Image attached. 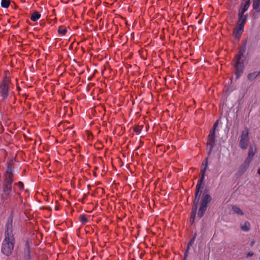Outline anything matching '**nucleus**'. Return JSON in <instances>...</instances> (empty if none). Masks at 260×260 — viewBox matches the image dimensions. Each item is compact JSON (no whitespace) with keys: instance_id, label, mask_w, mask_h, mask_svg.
<instances>
[{"instance_id":"f257e3e1","label":"nucleus","mask_w":260,"mask_h":260,"mask_svg":"<svg viewBox=\"0 0 260 260\" xmlns=\"http://www.w3.org/2000/svg\"><path fill=\"white\" fill-rule=\"evenodd\" d=\"M5 238L2 244L1 251L6 256L10 255L14 250L15 242L13 229V216L7 219L5 226Z\"/></svg>"},{"instance_id":"f03ea898","label":"nucleus","mask_w":260,"mask_h":260,"mask_svg":"<svg viewBox=\"0 0 260 260\" xmlns=\"http://www.w3.org/2000/svg\"><path fill=\"white\" fill-rule=\"evenodd\" d=\"M246 48V42L245 41L242 47L240 48L235 57V63L234 67L235 69V75L237 79H238L243 73L244 64V60L242 59V58L245 52Z\"/></svg>"},{"instance_id":"7ed1b4c3","label":"nucleus","mask_w":260,"mask_h":260,"mask_svg":"<svg viewBox=\"0 0 260 260\" xmlns=\"http://www.w3.org/2000/svg\"><path fill=\"white\" fill-rule=\"evenodd\" d=\"M208 158L206 157L204 159L203 162L202 164V165L201 166V173H202V176L200 178V179L198 181V183L196 187V201H198V194H202V191L201 190V185L204 180L205 176V173L206 171V170L208 168Z\"/></svg>"},{"instance_id":"20e7f679","label":"nucleus","mask_w":260,"mask_h":260,"mask_svg":"<svg viewBox=\"0 0 260 260\" xmlns=\"http://www.w3.org/2000/svg\"><path fill=\"white\" fill-rule=\"evenodd\" d=\"M211 200L212 197L209 194L204 193L203 194L198 213V217L199 219L201 218L204 216L207 210L208 204L211 202Z\"/></svg>"},{"instance_id":"39448f33","label":"nucleus","mask_w":260,"mask_h":260,"mask_svg":"<svg viewBox=\"0 0 260 260\" xmlns=\"http://www.w3.org/2000/svg\"><path fill=\"white\" fill-rule=\"evenodd\" d=\"M248 129L246 128L242 132L239 142V147L242 149H246L249 142Z\"/></svg>"},{"instance_id":"423d86ee","label":"nucleus","mask_w":260,"mask_h":260,"mask_svg":"<svg viewBox=\"0 0 260 260\" xmlns=\"http://www.w3.org/2000/svg\"><path fill=\"white\" fill-rule=\"evenodd\" d=\"M13 179H5L3 184V194L2 198L5 199V196H8L12 191Z\"/></svg>"},{"instance_id":"0eeeda50","label":"nucleus","mask_w":260,"mask_h":260,"mask_svg":"<svg viewBox=\"0 0 260 260\" xmlns=\"http://www.w3.org/2000/svg\"><path fill=\"white\" fill-rule=\"evenodd\" d=\"M9 82V80L5 78L0 85V93L3 98H6L8 95Z\"/></svg>"},{"instance_id":"6e6552de","label":"nucleus","mask_w":260,"mask_h":260,"mask_svg":"<svg viewBox=\"0 0 260 260\" xmlns=\"http://www.w3.org/2000/svg\"><path fill=\"white\" fill-rule=\"evenodd\" d=\"M201 194H198V200L196 201V194H194V199L193 202V205L191 209V213L190 219V222L192 224L194 221L195 217L197 212L199 203L200 200Z\"/></svg>"},{"instance_id":"1a4fd4ad","label":"nucleus","mask_w":260,"mask_h":260,"mask_svg":"<svg viewBox=\"0 0 260 260\" xmlns=\"http://www.w3.org/2000/svg\"><path fill=\"white\" fill-rule=\"evenodd\" d=\"M207 146V152L208 155H210L212 152L213 148L215 145V136L208 137Z\"/></svg>"},{"instance_id":"9d476101","label":"nucleus","mask_w":260,"mask_h":260,"mask_svg":"<svg viewBox=\"0 0 260 260\" xmlns=\"http://www.w3.org/2000/svg\"><path fill=\"white\" fill-rule=\"evenodd\" d=\"M244 31V27L236 25L233 30V36L235 39H239Z\"/></svg>"},{"instance_id":"9b49d317","label":"nucleus","mask_w":260,"mask_h":260,"mask_svg":"<svg viewBox=\"0 0 260 260\" xmlns=\"http://www.w3.org/2000/svg\"><path fill=\"white\" fill-rule=\"evenodd\" d=\"M24 257L25 259L30 260L31 259L30 244L28 241H27L25 244Z\"/></svg>"},{"instance_id":"f8f14e48","label":"nucleus","mask_w":260,"mask_h":260,"mask_svg":"<svg viewBox=\"0 0 260 260\" xmlns=\"http://www.w3.org/2000/svg\"><path fill=\"white\" fill-rule=\"evenodd\" d=\"M250 0H242L239 9L244 12L247 11L250 5Z\"/></svg>"},{"instance_id":"ddd939ff","label":"nucleus","mask_w":260,"mask_h":260,"mask_svg":"<svg viewBox=\"0 0 260 260\" xmlns=\"http://www.w3.org/2000/svg\"><path fill=\"white\" fill-rule=\"evenodd\" d=\"M14 169L12 167L8 166L5 174V179H13Z\"/></svg>"},{"instance_id":"4468645a","label":"nucleus","mask_w":260,"mask_h":260,"mask_svg":"<svg viewBox=\"0 0 260 260\" xmlns=\"http://www.w3.org/2000/svg\"><path fill=\"white\" fill-rule=\"evenodd\" d=\"M260 75V71L258 72H253L252 73H250L247 75V79L250 81H253L255 78H256Z\"/></svg>"},{"instance_id":"2eb2a0df","label":"nucleus","mask_w":260,"mask_h":260,"mask_svg":"<svg viewBox=\"0 0 260 260\" xmlns=\"http://www.w3.org/2000/svg\"><path fill=\"white\" fill-rule=\"evenodd\" d=\"M247 18L248 17L247 16L238 17V20L237 25L244 27L246 23V22L247 20Z\"/></svg>"},{"instance_id":"dca6fc26","label":"nucleus","mask_w":260,"mask_h":260,"mask_svg":"<svg viewBox=\"0 0 260 260\" xmlns=\"http://www.w3.org/2000/svg\"><path fill=\"white\" fill-rule=\"evenodd\" d=\"M252 7L256 12H260V0H253Z\"/></svg>"},{"instance_id":"f3484780","label":"nucleus","mask_w":260,"mask_h":260,"mask_svg":"<svg viewBox=\"0 0 260 260\" xmlns=\"http://www.w3.org/2000/svg\"><path fill=\"white\" fill-rule=\"evenodd\" d=\"M249 167V165L245 162H243L239 167L238 170V173L240 174L244 173Z\"/></svg>"},{"instance_id":"a211bd4d","label":"nucleus","mask_w":260,"mask_h":260,"mask_svg":"<svg viewBox=\"0 0 260 260\" xmlns=\"http://www.w3.org/2000/svg\"><path fill=\"white\" fill-rule=\"evenodd\" d=\"M41 16L39 12L35 11L31 14L30 19L31 21L35 22L40 18Z\"/></svg>"},{"instance_id":"6ab92c4d","label":"nucleus","mask_w":260,"mask_h":260,"mask_svg":"<svg viewBox=\"0 0 260 260\" xmlns=\"http://www.w3.org/2000/svg\"><path fill=\"white\" fill-rule=\"evenodd\" d=\"M241 229L244 232H248L250 229V223L248 221H245L243 224H241Z\"/></svg>"},{"instance_id":"aec40b11","label":"nucleus","mask_w":260,"mask_h":260,"mask_svg":"<svg viewBox=\"0 0 260 260\" xmlns=\"http://www.w3.org/2000/svg\"><path fill=\"white\" fill-rule=\"evenodd\" d=\"M256 152V147L255 145H250L249 147L248 155L253 157Z\"/></svg>"},{"instance_id":"412c9836","label":"nucleus","mask_w":260,"mask_h":260,"mask_svg":"<svg viewBox=\"0 0 260 260\" xmlns=\"http://www.w3.org/2000/svg\"><path fill=\"white\" fill-rule=\"evenodd\" d=\"M233 211H234L235 213L238 214V215H244L243 212L237 206H234L233 207Z\"/></svg>"},{"instance_id":"4be33fe9","label":"nucleus","mask_w":260,"mask_h":260,"mask_svg":"<svg viewBox=\"0 0 260 260\" xmlns=\"http://www.w3.org/2000/svg\"><path fill=\"white\" fill-rule=\"evenodd\" d=\"M10 4V0H2L1 6L4 8H7L9 7Z\"/></svg>"},{"instance_id":"5701e85b","label":"nucleus","mask_w":260,"mask_h":260,"mask_svg":"<svg viewBox=\"0 0 260 260\" xmlns=\"http://www.w3.org/2000/svg\"><path fill=\"white\" fill-rule=\"evenodd\" d=\"M79 220L83 224H85L88 222V219L86 218V216L84 214H81L79 216Z\"/></svg>"},{"instance_id":"b1692460","label":"nucleus","mask_w":260,"mask_h":260,"mask_svg":"<svg viewBox=\"0 0 260 260\" xmlns=\"http://www.w3.org/2000/svg\"><path fill=\"white\" fill-rule=\"evenodd\" d=\"M67 31V28L62 26L59 27L58 32L61 35H64Z\"/></svg>"},{"instance_id":"393cba45","label":"nucleus","mask_w":260,"mask_h":260,"mask_svg":"<svg viewBox=\"0 0 260 260\" xmlns=\"http://www.w3.org/2000/svg\"><path fill=\"white\" fill-rule=\"evenodd\" d=\"M196 236H197V234H195L193 235V236L192 237V238L189 240V241L188 242V247H190L193 245V244L194 242V241L196 240Z\"/></svg>"},{"instance_id":"a878e982","label":"nucleus","mask_w":260,"mask_h":260,"mask_svg":"<svg viewBox=\"0 0 260 260\" xmlns=\"http://www.w3.org/2000/svg\"><path fill=\"white\" fill-rule=\"evenodd\" d=\"M245 13V12H244V11H242V10L239 9V11H238V17H244V16L248 17V14H244Z\"/></svg>"},{"instance_id":"bb28decb","label":"nucleus","mask_w":260,"mask_h":260,"mask_svg":"<svg viewBox=\"0 0 260 260\" xmlns=\"http://www.w3.org/2000/svg\"><path fill=\"white\" fill-rule=\"evenodd\" d=\"M142 129V127L140 126H137L134 127V131L137 134H139Z\"/></svg>"},{"instance_id":"cd10ccee","label":"nucleus","mask_w":260,"mask_h":260,"mask_svg":"<svg viewBox=\"0 0 260 260\" xmlns=\"http://www.w3.org/2000/svg\"><path fill=\"white\" fill-rule=\"evenodd\" d=\"M252 159H253V157L248 155L247 157H246V158L245 159V161H244V162L246 163V164H247L249 166V164L251 162V161H252Z\"/></svg>"},{"instance_id":"c85d7f7f","label":"nucleus","mask_w":260,"mask_h":260,"mask_svg":"<svg viewBox=\"0 0 260 260\" xmlns=\"http://www.w3.org/2000/svg\"><path fill=\"white\" fill-rule=\"evenodd\" d=\"M208 136H215V131L214 129H211Z\"/></svg>"},{"instance_id":"c756f323","label":"nucleus","mask_w":260,"mask_h":260,"mask_svg":"<svg viewBox=\"0 0 260 260\" xmlns=\"http://www.w3.org/2000/svg\"><path fill=\"white\" fill-rule=\"evenodd\" d=\"M17 185L19 187L20 189L21 190L24 187L23 183L22 182H19L18 183H17Z\"/></svg>"},{"instance_id":"7c9ffc66","label":"nucleus","mask_w":260,"mask_h":260,"mask_svg":"<svg viewBox=\"0 0 260 260\" xmlns=\"http://www.w3.org/2000/svg\"><path fill=\"white\" fill-rule=\"evenodd\" d=\"M254 254L253 252H252V251H249L247 253V255H246V257L248 258V257H249L250 256H253Z\"/></svg>"},{"instance_id":"2f4dec72","label":"nucleus","mask_w":260,"mask_h":260,"mask_svg":"<svg viewBox=\"0 0 260 260\" xmlns=\"http://www.w3.org/2000/svg\"><path fill=\"white\" fill-rule=\"evenodd\" d=\"M218 120H216V121L214 123L213 126V127L211 129H214L215 131L216 129V128L218 125Z\"/></svg>"},{"instance_id":"473e14b6","label":"nucleus","mask_w":260,"mask_h":260,"mask_svg":"<svg viewBox=\"0 0 260 260\" xmlns=\"http://www.w3.org/2000/svg\"><path fill=\"white\" fill-rule=\"evenodd\" d=\"M218 120H216V121L214 123L213 126V127L211 129H214L215 131L216 129V128L218 125Z\"/></svg>"},{"instance_id":"72a5a7b5","label":"nucleus","mask_w":260,"mask_h":260,"mask_svg":"<svg viewBox=\"0 0 260 260\" xmlns=\"http://www.w3.org/2000/svg\"><path fill=\"white\" fill-rule=\"evenodd\" d=\"M188 251H186L184 253V257L185 259L186 258V257L188 255Z\"/></svg>"},{"instance_id":"f704fd0d","label":"nucleus","mask_w":260,"mask_h":260,"mask_svg":"<svg viewBox=\"0 0 260 260\" xmlns=\"http://www.w3.org/2000/svg\"><path fill=\"white\" fill-rule=\"evenodd\" d=\"M254 244H255V241H251L250 244V246H251V247L253 246Z\"/></svg>"},{"instance_id":"c9c22d12","label":"nucleus","mask_w":260,"mask_h":260,"mask_svg":"<svg viewBox=\"0 0 260 260\" xmlns=\"http://www.w3.org/2000/svg\"><path fill=\"white\" fill-rule=\"evenodd\" d=\"M189 248H190V247H188V244H187V249H186V251H188V250H189Z\"/></svg>"},{"instance_id":"e433bc0d","label":"nucleus","mask_w":260,"mask_h":260,"mask_svg":"<svg viewBox=\"0 0 260 260\" xmlns=\"http://www.w3.org/2000/svg\"><path fill=\"white\" fill-rule=\"evenodd\" d=\"M257 173L260 175V169H258L257 170Z\"/></svg>"},{"instance_id":"4c0bfd02","label":"nucleus","mask_w":260,"mask_h":260,"mask_svg":"<svg viewBox=\"0 0 260 260\" xmlns=\"http://www.w3.org/2000/svg\"><path fill=\"white\" fill-rule=\"evenodd\" d=\"M232 1H233V2H237L238 0H231Z\"/></svg>"}]
</instances>
